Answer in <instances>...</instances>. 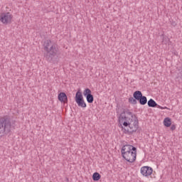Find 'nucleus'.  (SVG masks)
<instances>
[{
    "label": "nucleus",
    "mask_w": 182,
    "mask_h": 182,
    "mask_svg": "<svg viewBox=\"0 0 182 182\" xmlns=\"http://www.w3.org/2000/svg\"><path fill=\"white\" fill-rule=\"evenodd\" d=\"M0 21L2 23L5 25H8V23H11L12 21V14L11 13H3L0 15Z\"/></svg>",
    "instance_id": "nucleus-6"
},
{
    "label": "nucleus",
    "mask_w": 182,
    "mask_h": 182,
    "mask_svg": "<svg viewBox=\"0 0 182 182\" xmlns=\"http://www.w3.org/2000/svg\"><path fill=\"white\" fill-rule=\"evenodd\" d=\"M176 129V125H171V130L173 131Z\"/></svg>",
    "instance_id": "nucleus-17"
},
{
    "label": "nucleus",
    "mask_w": 182,
    "mask_h": 182,
    "mask_svg": "<svg viewBox=\"0 0 182 182\" xmlns=\"http://www.w3.org/2000/svg\"><path fill=\"white\" fill-rule=\"evenodd\" d=\"M164 124L166 127H170L171 126V119L166 117L164 120Z\"/></svg>",
    "instance_id": "nucleus-12"
},
{
    "label": "nucleus",
    "mask_w": 182,
    "mask_h": 182,
    "mask_svg": "<svg viewBox=\"0 0 182 182\" xmlns=\"http://www.w3.org/2000/svg\"><path fill=\"white\" fill-rule=\"evenodd\" d=\"M180 1H181V2H182V0H180Z\"/></svg>",
    "instance_id": "nucleus-18"
},
{
    "label": "nucleus",
    "mask_w": 182,
    "mask_h": 182,
    "mask_svg": "<svg viewBox=\"0 0 182 182\" xmlns=\"http://www.w3.org/2000/svg\"><path fill=\"white\" fill-rule=\"evenodd\" d=\"M122 156L128 163H134L137 157V149L133 145H124L121 150Z\"/></svg>",
    "instance_id": "nucleus-2"
},
{
    "label": "nucleus",
    "mask_w": 182,
    "mask_h": 182,
    "mask_svg": "<svg viewBox=\"0 0 182 182\" xmlns=\"http://www.w3.org/2000/svg\"><path fill=\"white\" fill-rule=\"evenodd\" d=\"M102 176H100V173L95 172L92 175V180L94 181H99L101 178Z\"/></svg>",
    "instance_id": "nucleus-13"
},
{
    "label": "nucleus",
    "mask_w": 182,
    "mask_h": 182,
    "mask_svg": "<svg viewBox=\"0 0 182 182\" xmlns=\"http://www.w3.org/2000/svg\"><path fill=\"white\" fill-rule=\"evenodd\" d=\"M133 96L136 100H139L143 96V94L140 91H135Z\"/></svg>",
    "instance_id": "nucleus-11"
},
{
    "label": "nucleus",
    "mask_w": 182,
    "mask_h": 182,
    "mask_svg": "<svg viewBox=\"0 0 182 182\" xmlns=\"http://www.w3.org/2000/svg\"><path fill=\"white\" fill-rule=\"evenodd\" d=\"M158 109H161L162 110H164V109H168L167 107H161L160 105H157Z\"/></svg>",
    "instance_id": "nucleus-16"
},
{
    "label": "nucleus",
    "mask_w": 182,
    "mask_h": 182,
    "mask_svg": "<svg viewBox=\"0 0 182 182\" xmlns=\"http://www.w3.org/2000/svg\"><path fill=\"white\" fill-rule=\"evenodd\" d=\"M83 95L85 97H86L87 103H93L95 97H93V95H92V90H90V89L86 88L83 91Z\"/></svg>",
    "instance_id": "nucleus-7"
},
{
    "label": "nucleus",
    "mask_w": 182,
    "mask_h": 182,
    "mask_svg": "<svg viewBox=\"0 0 182 182\" xmlns=\"http://www.w3.org/2000/svg\"><path fill=\"white\" fill-rule=\"evenodd\" d=\"M11 121L7 117H0V137H4L11 132Z\"/></svg>",
    "instance_id": "nucleus-4"
},
{
    "label": "nucleus",
    "mask_w": 182,
    "mask_h": 182,
    "mask_svg": "<svg viewBox=\"0 0 182 182\" xmlns=\"http://www.w3.org/2000/svg\"><path fill=\"white\" fill-rule=\"evenodd\" d=\"M138 100L139 101L140 105H141L142 106H144V105L147 103V97L146 96L142 95L141 98Z\"/></svg>",
    "instance_id": "nucleus-14"
},
{
    "label": "nucleus",
    "mask_w": 182,
    "mask_h": 182,
    "mask_svg": "<svg viewBox=\"0 0 182 182\" xmlns=\"http://www.w3.org/2000/svg\"><path fill=\"white\" fill-rule=\"evenodd\" d=\"M75 100L79 107H86V102H85V100L83 99V95H82V92L78 90L75 94Z\"/></svg>",
    "instance_id": "nucleus-5"
},
{
    "label": "nucleus",
    "mask_w": 182,
    "mask_h": 182,
    "mask_svg": "<svg viewBox=\"0 0 182 182\" xmlns=\"http://www.w3.org/2000/svg\"><path fill=\"white\" fill-rule=\"evenodd\" d=\"M141 173L144 177H149L153 174V168L150 166H143L141 168Z\"/></svg>",
    "instance_id": "nucleus-8"
},
{
    "label": "nucleus",
    "mask_w": 182,
    "mask_h": 182,
    "mask_svg": "<svg viewBox=\"0 0 182 182\" xmlns=\"http://www.w3.org/2000/svg\"><path fill=\"white\" fill-rule=\"evenodd\" d=\"M148 106H149V107H157L158 105H157V102H156V101H154V100L150 99L148 101Z\"/></svg>",
    "instance_id": "nucleus-10"
},
{
    "label": "nucleus",
    "mask_w": 182,
    "mask_h": 182,
    "mask_svg": "<svg viewBox=\"0 0 182 182\" xmlns=\"http://www.w3.org/2000/svg\"><path fill=\"white\" fill-rule=\"evenodd\" d=\"M58 100L62 103H68V95L65 92H60L58 95Z\"/></svg>",
    "instance_id": "nucleus-9"
},
{
    "label": "nucleus",
    "mask_w": 182,
    "mask_h": 182,
    "mask_svg": "<svg viewBox=\"0 0 182 182\" xmlns=\"http://www.w3.org/2000/svg\"><path fill=\"white\" fill-rule=\"evenodd\" d=\"M44 50L46 52L45 58L47 60H49V62L53 60V58H55V56L58 55V52H59L58 44L52 43L50 40H47L44 42Z\"/></svg>",
    "instance_id": "nucleus-3"
},
{
    "label": "nucleus",
    "mask_w": 182,
    "mask_h": 182,
    "mask_svg": "<svg viewBox=\"0 0 182 182\" xmlns=\"http://www.w3.org/2000/svg\"><path fill=\"white\" fill-rule=\"evenodd\" d=\"M119 124L125 134H133L139 129V119L133 112L127 110L119 116Z\"/></svg>",
    "instance_id": "nucleus-1"
},
{
    "label": "nucleus",
    "mask_w": 182,
    "mask_h": 182,
    "mask_svg": "<svg viewBox=\"0 0 182 182\" xmlns=\"http://www.w3.org/2000/svg\"><path fill=\"white\" fill-rule=\"evenodd\" d=\"M129 103H132V105H137V100L134 98L133 97H131L129 98Z\"/></svg>",
    "instance_id": "nucleus-15"
}]
</instances>
